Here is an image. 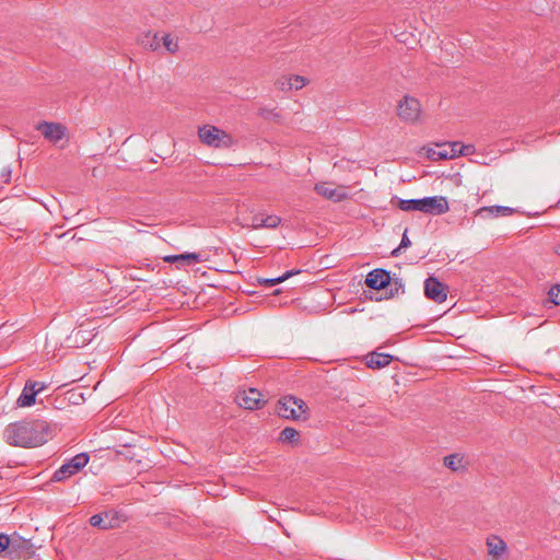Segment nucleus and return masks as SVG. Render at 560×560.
<instances>
[{"label":"nucleus","mask_w":560,"mask_h":560,"mask_svg":"<svg viewBox=\"0 0 560 560\" xmlns=\"http://www.w3.org/2000/svg\"><path fill=\"white\" fill-rule=\"evenodd\" d=\"M407 229L405 230L402 236H401V241H400V244L398 247L394 248L392 250V256L393 257H398L401 253V249H405V248H408L410 245H411V241L409 240L408 235H407Z\"/></svg>","instance_id":"nucleus-28"},{"label":"nucleus","mask_w":560,"mask_h":560,"mask_svg":"<svg viewBox=\"0 0 560 560\" xmlns=\"http://www.w3.org/2000/svg\"><path fill=\"white\" fill-rule=\"evenodd\" d=\"M438 147L427 149V158L431 161H441V158H438Z\"/></svg>","instance_id":"nucleus-35"},{"label":"nucleus","mask_w":560,"mask_h":560,"mask_svg":"<svg viewBox=\"0 0 560 560\" xmlns=\"http://www.w3.org/2000/svg\"><path fill=\"white\" fill-rule=\"evenodd\" d=\"M515 212L514 208L506 206L482 207L477 211L478 215L491 214L493 217H508Z\"/></svg>","instance_id":"nucleus-16"},{"label":"nucleus","mask_w":560,"mask_h":560,"mask_svg":"<svg viewBox=\"0 0 560 560\" xmlns=\"http://www.w3.org/2000/svg\"><path fill=\"white\" fill-rule=\"evenodd\" d=\"M448 145H450V147H454L455 158L459 156V153H458L459 142H458V141H455V142L448 143Z\"/></svg>","instance_id":"nucleus-37"},{"label":"nucleus","mask_w":560,"mask_h":560,"mask_svg":"<svg viewBox=\"0 0 560 560\" xmlns=\"http://www.w3.org/2000/svg\"><path fill=\"white\" fill-rule=\"evenodd\" d=\"M424 294L429 300L442 303L447 298V287L438 278L430 276L424 280Z\"/></svg>","instance_id":"nucleus-6"},{"label":"nucleus","mask_w":560,"mask_h":560,"mask_svg":"<svg viewBox=\"0 0 560 560\" xmlns=\"http://www.w3.org/2000/svg\"><path fill=\"white\" fill-rule=\"evenodd\" d=\"M390 280H392V277H390L389 271L382 269V268H376V269L371 270L366 275L365 284L370 289L381 290V289H385L386 287H388V284L390 283Z\"/></svg>","instance_id":"nucleus-9"},{"label":"nucleus","mask_w":560,"mask_h":560,"mask_svg":"<svg viewBox=\"0 0 560 560\" xmlns=\"http://www.w3.org/2000/svg\"><path fill=\"white\" fill-rule=\"evenodd\" d=\"M450 210L447 198L444 196H428L422 198L421 212L441 215Z\"/></svg>","instance_id":"nucleus-5"},{"label":"nucleus","mask_w":560,"mask_h":560,"mask_svg":"<svg viewBox=\"0 0 560 560\" xmlns=\"http://www.w3.org/2000/svg\"><path fill=\"white\" fill-rule=\"evenodd\" d=\"M38 382L27 381L21 395L18 398V405L20 407H30L35 402L37 395L36 386Z\"/></svg>","instance_id":"nucleus-12"},{"label":"nucleus","mask_w":560,"mask_h":560,"mask_svg":"<svg viewBox=\"0 0 560 560\" xmlns=\"http://www.w3.org/2000/svg\"><path fill=\"white\" fill-rule=\"evenodd\" d=\"M90 524L93 527H97L100 529H110V528H113V524H110V522H106L104 512L92 515L90 517Z\"/></svg>","instance_id":"nucleus-22"},{"label":"nucleus","mask_w":560,"mask_h":560,"mask_svg":"<svg viewBox=\"0 0 560 560\" xmlns=\"http://www.w3.org/2000/svg\"><path fill=\"white\" fill-rule=\"evenodd\" d=\"M104 515H105L106 522H110V524H113V528L119 526V524H120V516H119L118 512H116L114 510H109V511H105Z\"/></svg>","instance_id":"nucleus-30"},{"label":"nucleus","mask_w":560,"mask_h":560,"mask_svg":"<svg viewBox=\"0 0 560 560\" xmlns=\"http://www.w3.org/2000/svg\"><path fill=\"white\" fill-rule=\"evenodd\" d=\"M11 545L7 548L10 555L19 553V555H27L32 548V544L30 540L24 539L20 536L10 537Z\"/></svg>","instance_id":"nucleus-15"},{"label":"nucleus","mask_w":560,"mask_h":560,"mask_svg":"<svg viewBox=\"0 0 560 560\" xmlns=\"http://www.w3.org/2000/svg\"><path fill=\"white\" fill-rule=\"evenodd\" d=\"M394 201H396L397 207L401 211H406V212L420 211L421 212L422 198L401 199L398 197H394L392 202L394 203Z\"/></svg>","instance_id":"nucleus-17"},{"label":"nucleus","mask_w":560,"mask_h":560,"mask_svg":"<svg viewBox=\"0 0 560 560\" xmlns=\"http://www.w3.org/2000/svg\"><path fill=\"white\" fill-rule=\"evenodd\" d=\"M296 273H300V270H288L282 276L276 278H260L258 279V282L270 288L285 281L287 279L291 278Z\"/></svg>","instance_id":"nucleus-18"},{"label":"nucleus","mask_w":560,"mask_h":560,"mask_svg":"<svg viewBox=\"0 0 560 560\" xmlns=\"http://www.w3.org/2000/svg\"><path fill=\"white\" fill-rule=\"evenodd\" d=\"M144 47H149L152 50H158L162 46V36L158 33L150 34L148 33L142 40Z\"/></svg>","instance_id":"nucleus-21"},{"label":"nucleus","mask_w":560,"mask_h":560,"mask_svg":"<svg viewBox=\"0 0 560 560\" xmlns=\"http://www.w3.org/2000/svg\"><path fill=\"white\" fill-rule=\"evenodd\" d=\"M162 45L171 54H174L178 49L177 39H175L171 34L162 35Z\"/></svg>","instance_id":"nucleus-25"},{"label":"nucleus","mask_w":560,"mask_h":560,"mask_svg":"<svg viewBox=\"0 0 560 560\" xmlns=\"http://www.w3.org/2000/svg\"><path fill=\"white\" fill-rule=\"evenodd\" d=\"M548 298L551 303L555 305H560V284H556L550 288L548 292Z\"/></svg>","instance_id":"nucleus-31"},{"label":"nucleus","mask_w":560,"mask_h":560,"mask_svg":"<svg viewBox=\"0 0 560 560\" xmlns=\"http://www.w3.org/2000/svg\"><path fill=\"white\" fill-rule=\"evenodd\" d=\"M198 136L205 144L214 148H229L232 143L231 137L225 131L211 125L199 127Z\"/></svg>","instance_id":"nucleus-4"},{"label":"nucleus","mask_w":560,"mask_h":560,"mask_svg":"<svg viewBox=\"0 0 560 560\" xmlns=\"http://www.w3.org/2000/svg\"><path fill=\"white\" fill-rule=\"evenodd\" d=\"M54 432V427L44 419H25L10 423L3 434L10 445L30 448L47 443Z\"/></svg>","instance_id":"nucleus-1"},{"label":"nucleus","mask_w":560,"mask_h":560,"mask_svg":"<svg viewBox=\"0 0 560 560\" xmlns=\"http://www.w3.org/2000/svg\"><path fill=\"white\" fill-rule=\"evenodd\" d=\"M90 460V456L86 453H79L65 462L52 475V481H65L71 476L78 474L84 468Z\"/></svg>","instance_id":"nucleus-3"},{"label":"nucleus","mask_w":560,"mask_h":560,"mask_svg":"<svg viewBox=\"0 0 560 560\" xmlns=\"http://www.w3.org/2000/svg\"><path fill=\"white\" fill-rule=\"evenodd\" d=\"M556 253L560 256V245L556 247Z\"/></svg>","instance_id":"nucleus-40"},{"label":"nucleus","mask_w":560,"mask_h":560,"mask_svg":"<svg viewBox=\"0 0 560 560\" xmlns=\"http://www.w3.org/2000/svg\"><path fill=\"white\" fill-rule=\"evenodd\" d=\"M281 218L275 214H269L264 217L262 223H259L262 225V229H276L280 225Z\"/></svg>","instance_id":"nucleus-26"},{"label":"nucleus","mask_w":560,"mask_h":560,"mask_svg":"<svg viewBox=\"0 0 560 560\" xmlns=\"http://www.w3.org/2000/svg\"><path fill=\"white\" fill-rule=\"evenodd\" d=\"M475 152V147L472 144H464L459 142L458 153L459 156H466Z\"/></svg>","instance_id":"nucleus-32"},{"label":"nucleus","mask_w":560,"mask_h":560,"mask_svg":"<svg viewBox=\"0 0 560 560\" xmlns=\"http://www.w3.org/2000/svg\"><path fill=\"white\" fill-rule=\"evenodd\" d=\"M278 84L280 85V89H281L282 91L288 90V79H283V80H281V81H278Z\"/></svg>","instance_id":"nucleus-38"},{"label":"nucleus","mask_w":560,"mask_h":560,"mask_svg":"<svg viewBox=\"0 0 560 560\" xmlns=\"http://www.w3.org/2000/svg\"><path fill=\"white\" fill-rule=\"evenodd\" d=\"M11 545V539L8 535L0 533V552L5 551Z\"/></svg>","instance_id":"nucleus-33"},{"label":"nucleus","mask_w":560,"mask_h":560,"mask_svg":"<svg viewBox=\"0 0 560 560\" xmlns=\"http://www.w3.org/2000/svg\"><path fill=\"white\" fill-rule=\"evenodd\" d=\"M462 463V458L456 454L448 455L444 458V464L452 470H457Z\"/></svg>","instance_id":"nucleus-29"},{"label":"nucleus","mask_w":560,"mask_h":560,"mask_svg":"<svg viewBox=\"0 0 560 560\" xmlns=\"http://www.w3.org/2000/svg\"><path fill=\"white\" fill-rule=\"evenodd\" d=\"M394 357L388 353L372 352L366 357V365L370 369H382L387 366Z\"/></svg>","instance_id":"nucleus-14"},{"label":"nucleus","mask_w":560,"mask_h":560,"mask_svg":"<svg viewBox=\"0 0 560 560\" xmlns=\"http://www.w3.org/2000/svg\"><path fill=\"white\" fill-rule=\"evenodd\" d=\"M314 190L325 197L326 199L328 200H331L334 202H340L342 200H345L347 197H348V194L346 192L345 189H337V188H331L328 186L327 183H317L314 187Z\"/></svg>","instance_id":"nucleus-11"},{"label":"nucleus","mask_w":560,"mask_h":560,"mask_svg":"<svg viewBox=\"0 0 560 560\" xmlns=\"http://www.w3.org/2000/svg\"><path fill=\"white\" fill-rule=\"evenodd\" d=\"M420 113V103L415 97L405 96V98L399 103L398 115L405 121H416L419 118Z\"/></svg>","instance_id":"nucleus-8"},{"label":"nucleus","mask_w":560,"mask_h":560,"mask_svg":"<svg viewBox=\"0 0 560 560\" xmlns=\"http://www.w3.org/2000/svg\"><path fill=\"white\" fill-rule=\"evenodd\" d=\"M235 401L240 407L248 410L260 409L264 406L261 394L256 388L240 392L235 397Z\"/></svg>","instance_id":"nucleus-7"},{"label":"nucleus","mask_w":560,"mask_h":560,"mask_svg":"<svg viewBox=\"0 0 560 560\" xmlns=\"http://www.w3.org/2000/svg\"><path fill=\"white\" fill-rule=\"evenodd\" d=\"M279 441L281 443L295 444L300 441V432L292 427H287L281 431Z\"/></svg>","instance_id":"nucleus-19"},{"label":"nucleus","mask_w":560,"mask_h":560,"mask_svg":"<svg viewBox=\"0 0 560 560\" xmlns=\"http://www.w3.org/2000/svg\"><path fill=\"white\" fill-rule=\"evenodd\" d=\"M1 177L3 179V183H9L10 177H11V168L10 167H4L1 171Z\"/></svg>","instance_id":"nucleus-36"},{"label":"nucleus","mask_w":560,"mask_h":560,"mask_svg":"<svg viewBox=\"0 0 560 560\" xmlns=\"http://www.w3.org/2000/svg\"><path fill=\"white\" fill-rule=\"evenodd\" d=\"M46 389V384L43 382H38V385L36 386L37 394Z\"/></svg>","instance_id":"nucleus-39"},{"label":"nucleus","mask_w":560,"mask_h":560,"mask_svg":"<svg viewBox=\"0 0 560 560\" xmlns=\"http://www.w3.org/2000/svg\"><path fill=\"white\" fill-rule=\"evenodd\" d=\"M164 261L166 262H177L179 266H190L197 262H200V255L197 253H184L179 255H167L164 257Z\"/></svg>","instance_id":"nucleus-13"},{"label":"nucleus","mask_w":560,"mask_h":560,"mask_svg":"<svg viewBox=\"0 0 560 560\" xmlns=\"http://www.w3.org/2000/svg\"><path fill=\"white\" fill-rule=\"evenodd\" d=\"M306 84V79L301 75H293L288 78V90H299Z\"/></svg>","instance_id":"nucleus-27"},{"label":"nucleus","mask_w":560,"mask_h":560,"mask_svg":"<svg viewBox=\"0 0 560 560\" xmlns=\"http://www.w3.org/2000/svg\"><path fill=\"white\" fill-rule=\"evenodd\" d=\"M36 129L42 131L45 139L54 143L60 141L66 135V128L58 122L42 121L37 124Z\"/></svg>","instance_id":"nucleus-10"},{"label":"nucleus","mask_w":560,"mask_h":560,"mask_svg":"<svg viewBox=\"0 0 560 560\" xmlns=\"http://www.w3.org/2000/svg\"><path fill=\"white\" fill-rule=\"evenodd\" d=\"M438 147V158L441 160H451L455 159L454 147H450L448 143H436Z\"/></svg>","instance_id":"nucleus-23"},{"label":"nucleus","mask_w":560,"mask_h":560,"mask_svg":"<svg viewBox=\"0 0 560 560\" xmlns=\"http://www.w3.org/2000/svg\"><path fill=\"white\" fill-rule=\"evenodd\" d=\"M308 407L306 402L294 396L282 397L277 406V413L284 419L305 421L308 419Z\"/></svg>","instance_id":"nucleus-2"},{"label":"nucleus","mask_w":560,"mask_h":560,"mask_svg":"<svg viewBox=\"0 0 560 560\" xmlns=\"http://www.w3.org/2000/svg\"><path fill=\"white\" fill-rule=\"evenodd\" d=\"M489 553L492 556H500L506 549V544L499 538H493L487 541Z\"/></svg>","instance_id":"nucleus-20"},{"label":"nucleus","mask_w":560,"mask_h":560,"mask_svg":"<svg viewBox=\"0 0 560 560\" xmlns=\"http://www.w3.org/2000/svg\"><path fill=\"white\" fill-rule=\"evenodd\" d=\"M264 221V215L261 214H256L253 217L252 219V224L250 226L255 230H258V229H262V225H260L259 223H262Z\"/></svg>","instance_id":"nucleus-34"},{"label":"nucleus","mask_w":560,"mask_h":560,"mask_svg":"<svg viewBox=\"0 0 560 560\" xmlns=\"http://www.w3.org/2000/svg\"><path fill=\"white\" fill-rule=\"evenodd\" d=\"M388 287H389V295L390 296L397 295L399 293H404V291H405L404 281L401 278H398V277L392 278Z\"/></svg>","instance_id":"nucleus-24"}]
</instances>
